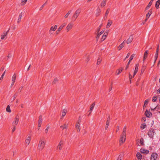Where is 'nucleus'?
<instances>
[{
  "mask_svg": "<svg viewBox=\"0 0 160 160\" xmlns=\"http://www.w3.org/2000/svg\"><path fill=\"white\" fill-rule=\"evenodd\" d=\"M80 127V121H79V120H78L75 125V128L78 130V132L80 131V128H79Z\"/></svg>",
  "mask_w": 160,
  "mask_h": 160,
  "instance_id": "ddd939ff",
  "label": "nucleus"
},
{
  "mask_svg": "<svg viewBox=\"0 0 160 160\" xmlns=\"http://www.w3.org/2000/svg\"><path fill=\"white\" fill-rule=\"evenodd\" d=\"M126 135H123L122 134L121 135L119 141L120 145L125 142L126 140Z\"/></svg>",
  "mask_w": 160,
  "mask_h": 160,
  "instance_id": "39448f33",
  "label": "nucleus"
},
{
  "mask_svg": "<svg viewBox=\"0 0 160 160\" xmlns=\"http://www.w3.org/2000/svg\"><path fill=\"white\" fill-rule=\"evenodd\" d=\"M146 127V125L145 123H142L141 126V128L142 129H144Z\"/></svg>",
  "mask_w": 160,
  "mask_h": 160,
  "instance_id": "c9c22d12",
  "label": "nucleus"
},
{
  "mask_svg": "<svg viewBox=\"0 0 160 160\" xmlns=\"http://www.w3.org/2000/svg\"><path fill=\"white\" fill-rule=\"evenodd\" d=\"M148 19L146 18L142 22V24H144L145 22L147 21Z\"/></svg>",
  "mask_w": 160,
  "mask_h": 160,
  "instance_id": "0e129e2a",
  "label": "nucleus"
},
{
  "mask_svg": "<svg viewBox=\"0 0 160 160\" xmlns=\"http://www.w3.org/2000/svg\"><path fill=\"white\" fill-rule=\"evenodd\" d=\"M60 127L62 130H63L64 129H67L68 128V125L66 123H65L63 125L61 126Z\"/></svg>",
  "mask_w": 160,
  "mask_h": 160,
  "instance_id": "a878e982",
  "label": "nucleus"
},
{
  "mask_svg": "<svg viewBox=\"0 0 160 160\" xmlns=\"http://www.w3.org/2000/svg\"><path fill=\"white\" fill-rule=\"evenodd\" d=\"M80 13V9H79L77 10L75 12V14L72 17V20L74 21L79 15Z\"/></svg>",
  "mask_w": 160,
  "mask_h": 160,
  "instance_id": "f03ea898",
  "label": "nucleus"
},
{
  "mask_svg": "<svg viewBox=\"0 0 160 160\" xmlns=\"http://www.w3.org/2000/svg\"><path fill=\"white\" fill-rule=\"evenodd\" d=\"M63 144V142L62 140H61L57 146V149H58L59 150H61L62 148V145Z\"/></svg>",
  "mask_w": 160,
  "mask_h": 160,
  "instance_id": "4468645a",
  "label": "nucleus"
},
{
  "mask_svg": "<svg viewBox=\"0 0 160 160\" xmlns=\"http://www.w3.org/2000/svg\"><path fill=\"white\" fill-rule=\"evenodd\" d=\"M18 96V93L17 92H16L15 94H14V95L13 96V100H15V99L17 97V96Z\"/></svg>",
  "mask_w": 160,
  "mask_h": 160,
  "instance_id": "6e6d98bb",
  "label": "nucleus"
},
{
  "mask_svg": "<svg viewBox=\"0 0 160 160\" xmlns=\"http://www.w3.org/2000/svg\"><path fill=\"white\" fill-rule=\"evenodd\" d=\"M140 152L142 153H143L144 154H147L149 153V151L148 150H147L146 149H144L143 148H141L140 149Z\"/></svg>",
  "mask_w": 160,
  "mask_h": 160,
  "instance_id": "dca6fc26",
  "label": "nucleus"
},
{
  "mask_svg": "<svg viewBox=\"0 0 160 160\" xmlns=\"http://www.w3.org/2000/svg\"><path fill=\"white\" fill-rule=\"evenodd\" d=\"M123 157V155L122 154H120L119 155V156L118 157V158L117 159V160H121L122 159V158Z\"/></svg>",
  "mask_w": 160,
  "mask_h": 160,
  "instance_id": "58836bf2",
  "label": "nucleus"
},
{
  "mask_svg": "<svg viewBox=\"0 0 160 160\" xmlns=\"http://www.w3.org/2000/svg\"><path fill=\"white\" fill-rule=\"evenodd\" d=\"M22 12H21L20 14L19 15V16L18 18V20L17 21V22L18 23H19L20 22L21 20V18H22Z\"/></svg>",
  "mask_w": 160,
  "mask_h": 160,
  "instance_id": "cd10ccee",
  "label": "nucleus"
},
{
  "mask_svg": "<svg viewBox=\"0 0 160 160\" xmlns=\"http://www.w3.org/2000/svg\"><path fill=\"white\" fill-rule=\"evenodd\" d=\"M95 105V102H93L90 106V110L88 111L89 112V114L88 115V116L90 115V114L91 113L93 108Z\"/></svg>",
  "mask_w": 160,
  "mask_h": 160,
  "instance_id": "6e6552de",
  "label": "nucleus"
},
{
  "mask_svg": "<svg viewBox=\"0 0 160 160\" xmlns=\"http://www.w3.org/2000/svg\"><path fill=\"white\" fill-rule=\"evenodd\" d=\"M91 57L88 54L86 55L83 58L85 60V62L86 63H88V61L90 60Z\"/></svg>",
  "mask_w": 160,
  "mask_h": 160,
  "instance_id": "0eeeda50",
  "label": "nucleus"
},
{
  "mask_svg": "<svg viewBox=\"0 0 160 160\" xmlns=\"http://www.w3.org/2000/svg\"><path fill=\"white\" fill-rule=\"evenodd\" d=\"M152 9H151L148 11V12L147 14L146 15V18L148 19L149 18V17H150L151 14H152Z\"/></svg>",
  "mask_w": 160,
  "mask_h": 160,
  "instance_id": "6ab92c4d",
  "label": "nucleus"
},
{
  "mask_svg": "<svg viewBox=\"0 0 160 160\" xmlns=\"http://www.w3.org/2000/svg\"><path fill=\"white\" fill-rule=\"evenodd\" d=\"M160 4V0H158L156 2L155 7V8L157 9H158L159 8V6Z\"/></svg>",
  "mask_w": 160,
  "mask_h": 160,
  "instance_id": "393cba45",
  "label": "nucleus"
},
{
  "mask_svg": "<svg viewBox=\"0 0 160 160\" xmlns=\"http://www.w3.org/2000/svg\"><path fill=\"white\" fill-rule=\"evenodd\" d=\"M112 21L111 20H108V23L106 26L107 28H109L112 24Z\"/></svg>",
  "mask_w": 160,
  "mask_h": 160,
  "instance_id": "aec40b11",
  "label": "nucleus"
},
{
  "mask_svg": "<svg viewBox=\"0 0 160 160\" xmlns=\"http://www.w3.org/2000/svg\"><path fill=\"white\" fill-rule=\"evenodd\" d=\"M50 127L48 126L47 127V128L45 130V132L46 133H47L48 130V129Z\"/></svg>",
  "mask_w": 160,
  "mask_h": 160,
  "instance_id": "603ef678",
  "label": "nucleus"
},
{
  "mask_svg": "<svg viewBox=\"0 0 160 160\" xmlns=\"http://www.w3.org/2000/svg\"><path fill=\"white\" fill-rule=\"evenodd\" d=\"M27 1L28 0H22V2L21 3V5L22 6L23 5L26 3Z\"/></svg>",
  "mask_w": 160,
  "mask_h": 160,
  "instance_id": "e433bc0d",
  "label": "nucleus"
},
{
  "mask_svg": "<svg viewBox=\"0 0 160 160\" xmlns=\"http://www.w3.org/2000/svg\"><path fill=\"white\" fill-rule=\"evenodd\" d=\"M5 72H6V70H5V71L2 74L1 77L0 78V80H2V79L3 77L5 74Z\"/></svg>",
  "mask_w": 160,
  "mask_h": 160,
  "instance_id": "3c124183",
  "label": "nucleus"
},
{
  "mask_svg": "<svg viewBox=\"0 0 160 160\" xmlns=\"http://www.w3.org/2000/svg\"><path fill=\"white\" fill-rule=\"evenodd\" d=\"M42 116L41 115L39 117V119L38 121V127L40 128L41 127L42 122Z\"/></svg>",
  "mask_w": 160,
  "mask_h": 160,
  "instance_id": "9b49d317",
  "label": "nucleus"
},
{
  "mask_svg": "<svg viewBox=\"0 0 160 160\" xmlns=\"http://www.w3.org/2000/svg\"><path fill=\"white\" fill-rule=\"evenodd\" d=\"M45 146V141L42 140H40L38 144V149L40 151L42 150L44 148Z\"/></svg>",
  "mask_w": 160,
  "mask_h": 160,
  "instance_id": "f257e3e1",
  "label": "nucleus"
},
{
  "mask_svg": "<svg viewBox=\"0 0 160 160\" xmlns=\"http://www.w3.org/2000/svg\"><path fill=\"white\" fill-rule=\"evenodd\" d=\"M157 98L156 97H154L152 98V101L154 102H156L157 101Z\"/></svg>",
  "mask_w": 160,
  "mask_h": 160,
  "instance_id": "5fc2aeb1",
  "label": "nucleus"
},
{
  "mask_svg": "<svg viewBox=\"0 0 160 160\" xmlns=\"http://www.w3.org/2000/svg\"><path fill=\"white\" fill-rule=\"evenodd\" d=\"M23 88V86H22L20 87L18 89V91L19 92H21L22 91V90Z\"/></svg>",
  "mask_w": 160,
  "mask_h": 160,
  "instance_id": "e2e57ef3",
  "label": "nucleus"
},
{
  "mask_svg": "<svg viewBox=\"0 0 160 160\" xmlns=\"http://www.w3.org/2000/svg\"><path fill=\"white\" fill-rule=\"evenodd\" d=\"M109 11H110V9L109 8H108L107 10H106V11L105 13V16H107L108 15V14L109 12Z\"/></svg>",
  "mask_w": 160,
  "mask_h": 160,
  "instance_id": "37998d69",
  "label": "nucleus"
},
{
  "mask_svg": "<svg viewBox=\"0 0 160 160\" xmlns=\"http://www.w3.org/2000/svg\"><path fill=\"white\" fill-rule=\"evenodd\" d=\"M137 157L139 160H141L142 158V155L139 152L137 154Z\"/></svg>",
  "mask_w": 160,
  "mask_h": 160,
  "instance_id": "b1692460",
  "label": "nucleus"
},
{
  "mask_svg": "<svg viewBox=\"0 0 160 160\" xmlns=\"http://www.w3.org/2000/svg\"><path fill=\"white\" fill-rule=\"evenodd\" d=\"M106 2L107 0H103L100 4V6L102 8L104 7L106 5Z\"/></svg>",
  "mask_w": 160,
  "mask_h": 160,
  "instance_id": "412c9836",
  "label": "nucleus"
},
{
  "mask_svg": "<svg viewBox=\"0 0 160 160\" xmlns=\"http://www.w3.org/2000/svg\"><path fill=\"white\" fill-rule=\"evenodd\" d=\"M106 38V37H105L104 38V36L103 35L102 36V38L101 39V42H102V41H103L104 40H105V39Z\"/></svg>",
  "mask_w": 160,
  "mask_h": 160,
  "instance_id": "bf43d9fd",
  "label": "nucleus"
},
{
  "mask_svg": "<svg viewBox=\"0 0 160 160\" xmlns=\"http://www.w3.org/2000/svg\"><path fill=\"white\" fill-rule=\"evenodd\" d=\"M73 23L72 22L69 23L66 28V29L67 32H68L69 30L72 29L73 26Z\"/></svg>",
  "mask_w": 160,
  "mask_h": 160,
  "instance_id": "f8f14e48",
  "label": "nucleus"
},
{
  "mask_svg": "<svg viewBox=\"0 0 160 160\" xmlns=\"http://www.w3.org/2000/svg\"><path fill=\"white\" fill-rule=\"evenodd\" d=\"M145 68H145V66H142V70H141V73H143V72H144L145 69Z\"/></svg>",
  "mask_w": 160,
  "mask_h": 160,
  "instance_id": "a18cd8bd",
  "label": "nucleus"
},
{
  "mask_svg": "<svg viewBox=\"0 0 160 160\" xmlns=\"http://www.w3.org/2000/svg\"><path fill=\"white\" fill-rule=\"evenodd\" d=\"M145 114L146 116L148 118L150 117L152 115L151 112H150V111H148L147 109L146 111Z\"/></svg>",
  "mask_w": 160,
  "mask_h": 160,
  "instance_id": "2eb2a0df",
  "label": "nucleus"
},
{
  "mask_svg": "<svg viewBox=\"0 0 160 160\" xmlns=\"http://www.w3.org/2000/svg\"><path fill=\"white\" fill-rule=\"evenodd\" d=\"M102 25V24H101L99 26L98 28V29L97 32L98 33L100 31V29Z\"/></svg>",
  "mask_w": 160,
  "mask_h": 160,
  "instance_id": "49530a36",
  "label": "nucleus"
},
{
  "mask_svg": "<svg viewBox=\"0 0 160 160\" xmlns=\"http://www.w3.org/2000/svg\"><path fill=\"white\" fill-rule=\"evenodd\" d=\"M135 55L134 54H132V55L131 57H130V60H129V61H130V62H131V61L133 59V57H134Z\"/></svg>",
  "mask_w": 160,
  "mask_h": 160,
  "instance_id": "864d4df0",
  "label": "nucleus"
},
{
  "mask_svg": "<svg viewBox=\"0 0 160 160\" xmlns=\"http://www.w3.org/2000/svg\"><path fill=\"white\" fill-rule=\"evenodd\" d=\"M100 36V35L99 34V33L97 35V36L96 37V39L97 41H98V39Z\"/></svg>",
  "mask_w": 160,
  "mask_h": 160,
  "instance_id": "13d9d810",
  "label": "nucleus"
},
{
  "mask_svg": "<svg viewBox=\"0 0 160 160\" xmlns=\"http://www.w3.org/2000/svg\"><path fill=\"white\" fill-rule=\"evenodd\" d=\"M47 2V1L44 4H43L40 7V9H39L40 10H41L43 9L45 5L46 4Z\"/></svg>",
  "mask_w": 160,
  "mask_h": 160,
  "instance_id": "09e8293b",
  "label": "nucleus"
},
{
  "mask_svg": "<svg viewBox=\"0 0 160 160\" xmlns=\"http://www.w3.org/2000/svg\"><path fill=\"white\" fill-rule=\"evenodd\" d=\"M15 129H16V126H14V127L13 128L12 130V132L13 133L15 131Z\"/></svg>",
  "mask_w": 160,
  "mask_h": 160,
  "instance_id": "680f3d73",
  "label": "nucleus"
},
{
  "mask_svg": "<svg viewBox=\"0 0 160 160\" xmlns=\"http://www.w3.org/2000/svg\"><path fill=\"white\" fill-rule=\"evenodd\" d=\"M133 40V37L132 35H130L129 38L127 39L126 42L127 44H128L131 42Z\"/></svg>",
  "mask_w": 160,
  "mask_h": 160,
  "instance_id": "1a4fd4ad",
  "label": "nucleus"
},
{
  "mask_svg": "<svg viewBox=\"0 0 160 160\" xmlns=\"http://www.w3.org/2000/svg\"><path fill=\"white\" fill-rule=\"evenodd\" d=\"M54 28H53V27H51L50 29L49 30L50 33H51V34H52V33L51 32V31H54L56 30H55V29H54Z\"/></svg>",
  "mask_w": 160,
  "mask_h": 160,
  "instance_id": "79ce46f5",
  "label": "nucleus"
},
{
  "mask_svg": "<svg viewBox=\"0 0 160 160\" xmlns=\"http://www.w3.org/2000/svg\"><path fill=\"white\" fill-rule=\"evenodd\" d=\"M122 70L123 68L122 67H121L120 68H119L118 69V72H117V71L116 72V73H117V74L119 75L120 73H121V72L122 71Z\"/></svg>",
  "mask_w": 160,
  "mask_h": 160,
  "instance_id": "473e14b6",
  "label": "nucleus"
},
{
  "mask_svg": "<svg viewBox=\"0 0 160 160\" xmlns=\"http://www.w3.org/2000/svg\"><path fill=\"white\" fill-rule=\"evenodd\" d=\"M109 123H110V122H109L106 121V125L105 126V129L106 130H107V129L108 128V126L109 124Z\"/></svg>",
  "mask_w": 160,
  "mask_h": 160,
  "instance_id": "c03bdc74",
  "label": "nucleus"
},
{
  "mask_svg": "<svg viewBox=\"0 0 160 160\" xmlns=\"http://www.w3.org/2000/svg\"><path fill=\"white\" fill-rule=\"evenodd\" d=\"M144 139H143V138H141L140 140V143L142 145H144Z\"/></svg>",
  "mask_w": 160,
  "mask_h": 160,
  "instance_id": "ea45409f",
  "label": "nucleus"
},
{
  "mask_svg": "<svg viewBox=\"0 0 160 160\" xmlns=\"http://www.w3.org/2000/svg\"><path fill=\"white\" fill-rule=\"evenodd\" d=\"M12 56V55H11V54L10 53H9L8 55L7 56V57H6L5 58V59L6 60H7L9 58H11Z\"/></svg>",
  "mask_w": 160,
  "mask_h": 160,
  "instance_id": "a19ab883",
  "label": "nucleus"
},
{
  "mask_svg": "<svg viewBox=\"0 0 160 160\" xmlns=\"http://www.w3.org/2000/svg\"><path fill=\"white\" fill-rule=\"evenodd\" d=\"M138 67H139V64L138 63L135 66V70L138 71Z\"/></svg>",
  "mask_w": 160,
  "mask_h": 160,
  "instance_id": "de8ad7c7",
  "label": "nucleus"
},
{
  "mask_svg": "<svg viewBox=\"0 0 160 160\" xmlns=\"http://www.w3.org/2000/svg\"><path fill=\"white\" fill-rule=\"evenodd\" d=\"M155 131L154 130L151 129L148 132V135L150 138H153L155 133Z\"/></svg>",
  "mask_w": 160,
  "mask_h": 160,
  "instance_id": "20e7f679",
  "label": "nucleus"
},
{
  "mask_svg": "<svg viewBox=\"0 0 160 160\" xmlns=\"http://www.w3.org/2000/svg\"><path fill=\"white\" fill-rule=\"evenodd\" d=\"M150 6L148 5V6L145 8V10H148V9H149V8H150Z\"/></svg>",
  "mask_w": 160,
  "mask_h": 160,
  "instance_id": "69168bd1",
  "label": "nucleus"
},
{
  "mask_svg": "<svg viewBox=\"0 0 160 160\" xmlns=\"http://www.w3.org/2000/svg\"><path fill=\"white\" fill-rule=\"evenodd\" d=\"M10 29L6 32H4L2 34L1 36V39L2 40L4 39L5 37L7 36L8 32H9Z\"/></svg>",
  "mask_w": 160,
  "mask_h": 160,
  "instance_id": "9d476101",
  "label": "nucleus"
},
{
  "mask_svg": "<svg viewBox=\"0 0 160 160\" xmlns=\"http://www.w3.org/2000/svg\"><path fill=\"white\" fill-rule=\"evenodd\" d=\"M66 23H63L61 26H60V27L58 28V32H60V31H61L63 28L66 26Z\"/></svg>",
  "mask_w": 160,
  "mask_h": 160,
  "instance_id": "bb28decb",
  "label": "nucleus"
},
{
  "mask_svg": "<svg viewBox=\"0 0 160 160\" xmlns=\"http://www.w3.org/2000/svg\"><path fill=\"white\" fill-rule=\"evenodd\" d=\"M16 78V75L15 74H14L12 78V82H15Z\"/></svg>",
  "mask_w": 160,
  "mask_h": 160,
  "instance_id": "f704fd0d",
  "label": "nucleus"
},
{
  "mask_svg": "<svg viewBox=\"0 0 160 160\" xmlns=\"http://www.w3.org/2000/svg\"><path fill=\"white\" fill-rule=\"evenodd\" d=\"M101 12V9L99 8H98V9L96 10V17H98L100 15V14Z\"/></svg>",
  "mask_w": 160,
  "mask_h": 160,
  "instance_id": "5701e85b",
  "label": "nucleus"
},
{
  "mask_svg": "<svg viewBox=\"0 0 160 160\" xmlns=\"http://www.w3.org/2000/svg\"><path fill=\"white\" fill-rule=\"evenodd\" d=\"M31 137L28 136L25 140V142L28 145L29 144L30 142Z\"/></svg>",
  "mask_w": 160,
  "mask_h": 160,
  "instance_id": "4be33fe9",
  "label": "nucleus"
},
{
  "mask_svg": "<svg viewBox=\"0 0 160 160\" xmlns=\"http://www.w3.org/2000/svg\"><path fill=\"white\" fill-rule=\"evenodd\" d=\"M6 111L8 112H11V110L10 108V107L9 105H8L6 108Z\"/></svg>",
  "mask_w": 160,
  "mask_h": 160,
  "instance_id": "72a5a7b5",
  "label": "nucleus"
},
{
  "mask_svg": "<svg viewBox=\"0 0 160 160\" xmlns=\"http://www.w3.org/2000/svg\"><path fill=\"white\" fill-rule=\"evenodd\" d=\"M152 110H156L158 112L160 113V106H157L154 109H152Z\"/></svg>",
  "mask_w": 160,
  "mask_h": 160,
  "instance_id": "c85d7f7f",
  "label": "nucleus"
},
{
  "mask_svg": "<svg viewBox=\"0 0 160 160\" xmlns=\"http://www.w3.org/2000/svg\"><path fill=\"white\" fill-rule=\"evenodd\" d=\"M125 43L126 41L125 40L120 45L119 47H118V50H120L122 48L124 47V44Z\"/></svg>",
  "mask_w": 160,
  "mask_h": 160,
  "instance_id": "f3484780",
  "label": "nucleus"
},
{
  "mask_svg": "<svg viewBox=\"0 0 160 160\" xmlns=\"http://www.w3.org/2000/svg\"><path fill=\"white\" fill-rule=\"evenodd\" d=\"M58 81V79L57 78H55L54 80L52 82V84H54L56 83V82Z\"/></svg>",
  "mask_w": 160,
  "mask_h": 160,
  "instance_id": "4d7b16f0",
  "label": "nucleus"
},
{
  "mask_svg": "<svg viewBox=\"0 0 160 160\" xmlns=\"http://www.w3.org/2000/svg\"><path fill=\"white\" fill-rule=\"evenodd\" d=\"M130 61H129V62H128V63H127V65H126V66L125 68V70H126L129 67V64L130 63Z\"/></svg>",
  "mask_w": 160,
  "mask_h": 160,
  "instance_id": "8fccbe9b",
  "label": "nucleus"
},
{
  "mask_svg": "<svg viewBox=\"0 0 160 160\" xmlns=\"http://www.w3.org/2000/svg\"><path fill=\"white\" fill-rule=\"evenodd\" d=\"M153 1L154 0H151V1H150V2H149L148 5L151 6Z\"/></svg>",
  "mask_w": 160,
  "mask_h": 160,
  "instance_id": "052dcab7",
  "label": "nucleus"
},
{
  "mask_svg": "<svg viewBox=\"0 0 160 160\" xmlns=\"http://www.w3.org/2000/svg\"><path fill=\"white\" fill-rule=\"evenodd\" d=\"M126 126H125L123 129V131L122 132V133L121 134L123 135H126Z\"/></svg>",
  "mask_w": 160,
  "mask_h": 160,
  "instance_id": "2f4dec72",
  "label": "nucleus"
},
{
  "mask_svg": "<svg viewBox=\"0 0 160 160\" xmlns=\"http://www.w3.org/2000/svg\"><path fill=\"white\" fill-rule=\"evenodd\" d=\"M148 102H149V100L148 99H147L145 101L144 104L143 105L144 107H146V105L148 104Z\"/></svg>",
  "mask_w": 160,
  "mask_h": 160,
  "instance_id": "4c0bfd02",
  "label": "nucleus"
},
{
  "mask_svg": "<svg viewBox=\"0 0 160 160\" xmlns=\"http://www.w3.org/2000/svg\"><path fill=\"white\" fill-rule=\"evenodd\" d=\"M148 54V50H146L145 51V52L144 54L143 58V62L145 61V60L147 58Z\"/></svg>",
  "mask_w": 160,
  "mask_h": 160,
  "instance_id": "a211bd4d",
  "label": "nucleus"
},
{
  "mask_svg": "<svg viewBox=\"0 0 160 160\" xmlns=\"http://www.w3.org/2000/svg\"><path fill=\"white\" fill-rule=\"evenodd\" d=\"M19 117L18 115H17L15 118L13 122H12V124L13 126H16L18 124L19 121Z\"/></svg>",
  "mask_w": 160,
  "mask_h": 160,
  "instance_id": "7ed1b4c3",
  "label": "nucleus"
},
{
  "mask_svg": "<svg viewBox=\"0 0 160 160\" xmlns=\"http://www.w3.org/2000/svg\"><path fill=\"white\" fill-rule=\"evenodd\" d=\"M103 35L104 36V38L105 37L106 38L108 35V33L107 32H105Z\"/></svg>",
  "mask_w": 160,
  "mask_h": 160,
  "instance_id": "774afa93",
  "label": "nucleus"
},
{
  "mask_svg": "<svg viewBox=\"0 0 160 160\" xmlns=\"http://www.w3.org/2000/svg\"><path fill=\"white\" fill-rule=\"evenodd\" d=\"M102 59L100 57H99L98 59L97 64V65L100 64L102 61Z\"/></svg>",
  "mask_w": 160,
  "mask_h": 160,
  "instance_id": "7c9ffc66",
  "label": "nucleus"
},
{
  "mask_svg": "<svg viewBox=\"0 0 160 160\" xmlns=\"http://www.w3.org/2000/svg\"><path fill=\"white\" fill-rule=\"evenodd\" d=\"M67 112V110L66 109H63L62 112V116L63 117H64L66 114Z\"/></svg>",
  "mask_w": 160,
  "mask_h": 160,
  "instance_id": "c756f323",
  "label": "nucleus"
},
{
  "mask_svg": "<svg viewBox=\"0 0 160 160\" xmlns=\"http://www.w3.org/2000/svg\"><path fill=\"white\" fill-rule=\"evenodd\" d=\"M138 72V71L134 70V73H133V77H134V76L137 73V72Z\"/></svg>",
  "mask_w": 160,
  "mask_h": 160,
  "instance_id": "338daca9",
  "label": "nucleus"
},
{
  "mask_svg": "<svg viewBox=\"0 0 160 160\" xmlns=\"http://www.w3.org/2000/svg\"><path fill=\"white\" fill-rule=\"evenodd\" d=\"M158 154L156 153L153 152L152 153L150 159L151 160H156L158 158Z\"/></svg>",
  "mask_w": 160,
  "mask_h": 160,
  "instance_id": "423d86ee",
  "label": "nucleus"
}]
</instances>
